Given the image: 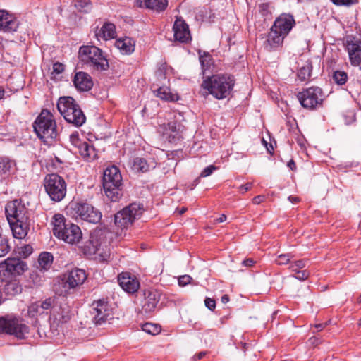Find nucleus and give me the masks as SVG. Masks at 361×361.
Here are the masks:
<instances>
[{"label":"nucleus","mask_w":361,"mask_h":361,"mask_svg":"<svg viewBox=\"0 0 361 361\" xmlns=\"http://www.w3.org/2000/svg\"><path fill=\"white\" fill-rule=\"evenodd\" d=\"M110 235L111 233L106 229L94 230L89 239L81 247L83 254L87 257L94 256L99 262L107 261L110 258Z\"/></svg>","instance_id":"f257e3e1"},{"label":"nucleus","mask_w":361,"mask_h":361,"mask_svg":"<svg viewBox=\"0 0 361 361\" xmlns=\"http://www.w3.org/2000/svg\"><path fill=\"white\" fill-rule=\"evenodd\" d=\"M51 224L54 235L68 244L75 245L82 239L80 228L74 224L66 223L65 217L61 214L53 216Z\"/></svg>","instance_id":"f03ea898"},{"label":"nucleus","mask_w":361,"mask_h":361,"mask_svg":"<svg viewBox=\"0 0 361 361\" xmlns=\"http://www.w3.org/2000/svg\"><path fill=\"white\" fill-rule=\"evenodd\" d=\"M235 85L234 78L229 75H214L204 80L202 84L204 89L217 99L228 97Z\"/></svg>","instance_id":"7ed1b4c3"},{"label":"nucleus","mask_w":361,"mask_h":361,"mask_svg":"<svg viewBox=\"0 0 361 361\" xmlns=\"http://www.w3.org/2000/svg\"><path fill=\"white\" fill-rule=\"evenodd\" d=\"M57 109L64 119L75 127L82 126L86 117L78 104L71 97H61L57 102Z\"/></svg>","instance_id":"20e7f679"},{"label":"nucleus","mask_w":361,"mask_h":361,"mask_svg":"<svg viewBox=\"0 0 361 361\" xmlns=\"http://www.w3.org/2000/svg\"><path fill=\"white\" fill-rule=\"evenodd\" d=\"M103 187L106 197L112 202L118 201L123 195L122 177L116 166H111L104 171Z\"/></svg>","instance_id":"39448f33"},{"label":"nucleus","mask_w":361,"mask_h":361,"mask_svg":"<svg viewBox=\"0 0 361 361\" xmlns=\"http://www.w3.org/2000/svg\"><path fill=\"white\" fill-rule=\"evenodd\" d=\"M33 128L37 137L44 142L54 140L58 135L54 116L47 109L42 110L37 117L33 123Z\"/></svg>","instance_id":"423d86ee"},{"label":"nucleus","mask_w":361,"mask_h":361,"mask_svg":"<svg viewBox=\"0 0 361 361\" xmlns=\"http://www.w3.org/2000/svg\"><path fill=\"white\" fill-rule=\"evenodd\" d=\"M78 58L97 71H106L109 66L102 51L95 46H82L78 51Z\"/></svg>","instance_id":"0eeeda50"},{"label":"nucleus","mask_w":361,"mask_h":361,"mask_svg":"<svg viewBox=\"0 0 361 361\" xmlns=\"http://www.w3.org/2000/svg\"><path fill=\"white\" fill-rule=\"evenodd\" d=\"M144 212L143 205L133 202L114 215V224L121 230L128 229Z\"/></svg>","instance_id":"6e6552de"},{"label":"nucleus","mask_w":361,"mask_h":361,"mask_svg":"<svg viewBox=\"0 0 361 361\" xmlns=\"http://www.w3.org/2000/svg\"><path fill=\"white\" fill-rule=\"evenodd\" d=\"M44 188L53 201L60 202L66 196V183L65 180L56 173L49 174L45 177Z\"/></svg>","instance_id":"1a4fd4ad"},{"label":"nucleus","mask_w":361,"mask_h":361,"mask_svg":"<svg viewBox=\"0 0 361 361\" xmlns=\"http://www.w3.org/2000/svg\"><path fill=\"white\" fill-rule=\"evenodd\" d=\"M70 208L73 211V216L90 223L97 224L102 218L101 212L87 202H72Z\"/></svg>","instance_id":"9d476101"},{"label":"nucleus","mask_w":361,"mask_h":361,"mask_svg":"<svg viewBox=\"0 0 361 361\" xmlns=\"http://www.w3.org/2000/svg\"><path fill=\"white\" fill-rule=\"evenodd\" d=\"M297 97L300 104L305 109H314L322 105L323 94L321 88L311 87L298 92Z\"/></svg>","instance_id":"9b49d317"},{"label":"nucleus","mask_w":361,"mask_h":361,"mask_svg":"<svg viewBox=\"0 0 361 361\" xmlns=\"http://www.w3.org/2000/svg\"><path fill=\"white\" fill-rule=\"evenodd\" d=\"M90 314L92 320L96 326H103L110 323L113 319L112 310L104 300H97L92 303Z\"/></svg>","instance_id":"f8f14e48"},{"label":"nucleus","mask_w":361,"mask_h":361,"mask_svg":"<svg viewBox=\"0 0 361 361\" xmlns=\"http://www.w3.org/2000/svg\"><path fill=\"white\" fill-rule=\"evenodd\" d=\"M28 329L27 326L18 319L0 317V333L14 335L22 339L28 334Z\"/></svg>","instance_id":"ddd939ff"},{"label":"nucleus","mask_w":361,"mask_h":361,"mask_svg":"<svg viewBox=\"0 0 361 361\" xmlns=\"http://www.w3.org/2000/svg\"><path fill=\"white\" fill-rule=\"evenodd\" d=\"M27 269L26 262L17 257H8L0 263V274L6 278L22 275Z\"/></svg>","instance_id":"4468645a"},{"label":"nucleus","mask_w":361,"mask_h":361,"mask_svg":"<svg viewBox=\"0 0 361 361\" xmlns=\"http://www.w3.org/2000/svg\"><path fill=\"white\" fill-rule=\"evenodd\" d=\"M6 216L8 222H16L20 219H28L27 209L20 200H14L8 202L5 208Z\"/></svg>","instance_id":"2eb2a0df"},{"label":"nucleus","mask_w":361,"mask_h":361,"mask_svg":"<svg viewBox=\"0 0 361 361\" xmlns=\"http://www.w3.org/2000/svg\"><path fill=\"white\" fill-rule=\"evenodd\" d=\"M70 141L78 149V153L87 161H92L97 157L94 147L88 142L80 140L78 133L71 134Z\"/></svg>","instance_id":"dca6fc26"},{"label":"nucleus","mask_w":361,"mask_h":361,"mask_svg":"<svg viewBox=\"0 0 361 361\" xmlns=\"http://www.w3.org/2000/svg\"><path fill=\"white\" fill-rule=\"evenodd\" d=\"M346 49L351 64L355 66L361 65V40L355 37H348L346 40Z\"/></svg>","instance_id":"f3484780"},{"label":"nucleus","mask_w":361,"mask_h":361,"mask_svg":"<svg viewBox=\"0 0 361 361\" xmlns=\"http://www.w3.org/2000/svg\"><path fill=\"white\" fill-rule=\"evenodd\" d=\"M19 21L16 17L7 10H0V31L13 32L17 31Z\"/></svg>","instance_id":"a211bd4d"},{"label":"nucleus","mask_w":361,"mask_h":361,"mask_svg":"<svg viewBox=\"0 0 361 361\" xmlns=\"http://www.w3.org/2000/svg\"><path fill=\"white\" fill-rule=\"evenodd\" d=\"M295 24V19L292 15L283 13L276 18L271 27L286 37Z\"/></svg>","instance_id":"6ab92c4d"},{"label":"nucleus","mask_w":361,"mask_h":361,"mask_svg":"<svg viewBox=\"0 0 361 361\" xmlns=\"http://www.w3.org/2000/svg\"><path fill=\"white\" fill-rule=\"evenodd\" d=\"M71 309L66 304L63 303L59 306H54L51 310L50 319L57 325L66 323L71 319Z\"/></svg>","instance_id":"aec40b11"},{"label":"nucleus","mask_w":361,"mask_h":361,"mask_svg":"<svg viewBox=\"0 0 361 361\" xmlns=\"http://www.w3.org/2000/svg\"><path fill=\"white\" fill-rule=\"evenodd\" d=\"M85 271L82 269L75 268L69 271L65 276V284L69 288H75L83 284L87 279Z\"/></svg>","instance_id":"412c9836"},{"label":"nucleus","mask_w":361,"mask_h":361,"mask_svg":"<svg viewBox=\"0 0 361 361\" xmlns=\"http://www.w3.org/2000/svg\"><path fill=\"white\" fill-rule=\"evenodd\" d=\"M118 281L121 287L130 293L136 292L140 287V283L136 277L128 272L120 274Z\"/></svg>","instance_id":"4be33fe9"},{"label":"nucleus","mask_w":361,"mask_h":361,"mask_svg":"<svg viewBox=\"0 0 361 361\" xmlns=\"http://www.w3.org/2000/svg\"><path fill=\"white\" fill-rule=\"evenodd\" d=\"M144 296L142 310L147 314L154 312L160 300V293L155 290H146Z\"/></svg>","instance_id":"5701e85b"},{"label":"nucleus","mask_w":361,"mask_h":361,"mask_svg":"<svg viewBox=\"0 0 361 361\" xmlns=\"http://www.w3.org/2000/svg\"><path fill=\"white\" fill-rule=\"evenodd\" d=\"M285 37L284 35L271 27L267 39L264 43V49L269 51L277 49L282 46Z\"/></svg>","instance_id":"b1692460"},{"label":"nucleus","mask_w":361,"mask_h":361,"mask_svg":"<svg viewBox=\"0 0 361 361\" xmlns=\"http://www.w3.org/2000/svg\"><path fill=\"white\" fill-rule=\"evenodd\" d=\"M173 30L176 40L180 42H186L190 39L188 25L181 18H176Z\"/></svg>","instance_id":"393cba45"},{"label":"nucleus","mask_w":361,"mask_h":361,"mask_svg":"<svg viewBox=\"0 0 361 361\" xmlns=\"http://www.w3.org/2000/svg\"><path fill=\"white\" fill-rule=\"evenodd\" d=\"M28 219H20L17 221L16 223L8 222L13 235L15 238L23 239L25 238L29 231Z\"/></svg>","instance_id":"a878e982"},{"label":"nucleus","mask_w":361,"mask_h":361,"mask_svg":"<svg viewBox=\"0 0 361 361\" xmlns=\"http://www.w3.org/2000/svg\"><path fill=\"white\" fill-rule=\"evenodd\" d=\"M73 82L75 87L80 91H88L93 86L91 77L84 72L77 73L74 77Z\"/></svg>","instance_id":"bb28decb"},{"label":"nucleus","mask_w":361,"mask_h":361,"mask_svg":"<svg viewBox=\"0 0 361 361\" xmlns=\"http://www.w3.org/2000/svg\"><path fill=\"white\" fill-rule=\"evenodd\" d=\"M17 171L16 163L8 157H0V177L6 178Z\"/></svg>","instance_id":"cd10ccee"},{"label":"nucleus","mask_w":361,"mask_h":361,"mask_svg":"<svg viewBox=\"0 0 361 361\" xmlns=\"http://www.w3.org/2000/svg\"><path fill=\"white\" fill-rule=\"evenodd\" d=\"M183 128L180 123H178L176 121L169 122L167 128H166V134L168 135L169 141L175 143L179 140L181 137Z\"/></svg>","instance_id":"c85d7f7f"},{"label":"nucleus","mask_w":361,"mask_h":361,"mask_svg":"<svg viewBox=\"0 0 361 361\" xmlns=\"http://www.w3.org/2000/svg\"><path fill=\"white\" fill-rule=\"evenodd\" d=\"M137 3L140 7H145L157 12L164 11L168 5L167 0H137Z\"/></svg>","instance_id":"c756f323"},{"label":"nucleus","mask_w":361,"mask_h":361,"mask_svg":"<svg viewBox=\"0 0 361 361\" xmlns=\"http://www.w3.org/2000/svg\"><path fill=\"white\" fill-rule=\"evenodd\" d=\"M95 35L98 39L99 38L105 40L113 39L116 37L115 25L110 23H106L96 32Z\"/></svg>","instance_id":"7c9ffc66"},{"label":"nucleus","mask_w":361,"mask_h":361,"mask_svg":"<svg viewBox=\"0 0 361 361\" xmlns=\"http://www.w3.org/2000/svg\"><path fill=\"white\" fill-rule=\"evenodd\" d=\"M115 45L122 54H128L134 51V43L128 37L118 39L116 41Z\"/></svg>","instance_id":"2f4dec72"},{"label":"nucleus","mask_w":361,"mask_h":361,"mask_svg":"<svg viewBox=\"0 0 361 361\" xmlns=\"http://www.w3.org/2000/svg\"><path fill=\"white\" fill-rule=\"evenodd\" d=\"M154 92L157 97L164 101L173 102L178 100L177 94H173L166 86L160 87L157 90H154Z\"/></svg>","instance_id":"473e14b6"},{"label":"nucleus","mask_w":361,"mask_h":361,"mask_svg":"<svg viewBox=\"0 0 361 361\" xmlns=\"http://www.w3.org/2000/svg\"><path fill=\"white\" fill-rule=\"evenodd\" d=\"M52 262L53 256L51 253L44 252L39 255L38 263L41 269L48 270L51 266Z\"/></svg>","instance_id":"72a5a7b5"},{"label":"nucleus","mask_w":361,"mask_h":361,"mask_svg":"<svg viewBox=\"0 0 361 361\" xmlns=\"http://www.w3.org/2000/svg\"><path fill=\"white\" fill-rule=\"evenodd\" d=\"M312 66L310 62L300 67L298 72V78L300 81H306L310 79L311 76Z\"/></svg>","instance_id":"f704fd0d"},{"label":"nucleus","mask_w":361,"mask_h":361,"mask_svg":"<svg viewBox=\"0 0 361 361\" xmlns=\"http://www.w3.org/2000/svg\"><path fill=\"white\" fill-rule=\"evenodd\" d=\"M149 164L146 159L137 157L134 159L133 169L137 172H146L149 169Z\"/></svg>","instance_id":"c9c22d12"},{"label":"nucleus","mask_w":361,"mask_h":361,"mask_svg":"<svg viewBox=\"0 0 361 361\" xmlns=\"http://www.w3.org/2000/svg\"><path fill=\"white\" fill-rule=\"evenodd\" d=\"M74 6L80 12L87 13L92 8L90 0H73Z\"/></svg>","instance_id":"e433bc0d"},{"label":"nucleus","mask_w":361,"mask_h":361,"mask_svg":"<svg viewBox=\"0 0 361 361\" xmlns=\"http://www.w3.org/2000/svg\"><path fill=\"white\" fill-rule=\"evenodd\" d=\"M28 314L31 317H36L38 315L44 314L42 307L39 305V302H35L29 306L27 310Z\"/></svg>","instance_id":"4c0bfd02"},{"label":"nucleus","mask_w":361,"mask_h":361,"mask_svg":"<svg viewBox=\"0 0 361 361\" xmlns=\"http://www.w3.org/2000/svg\"><path fill=\"white\" fill-rule=\"evenodd\" d=\"M334 82L340 85L345 84L348 80L347 73L344 71H335L333 75Z\"/></svg>","instance_id":"58836bf2"},{"label":"nucleus","mask_w":361,"mask_h":361,"mask_svg":"<svg viewBox=\"0 0 361 361\" xmlns=\"http://www.w3.org/2000/svg\"><path fill=\"white\" fill-rule=\"evenodd\" d=\"M5 290L7 294L16 295L20 293L21 288L16 282H10L5 286Z\"/></svg>","instance_id":"ea45409f"},{"label":"nucleus","mask_w":361,"mask_h":361,"mask_svg":"<svg viewBox=\"0 0 361 361\" xmlns=\"http://www.w3.org/2000/svg\"><path fill=\"white\" fill-rule=\"evenodd\" d=\"M200 62L202 66V73L204 74L205 71L207 70L212 64V58L209 54L201 55L200 56Z\"/></svg>","instance_id":"a19ab883"},{"label":"nucleus","mask_w":361,"mask_h":361,"mask_svg":"<svg viewBox=\"0 0 361 361\" xmlns=\"http://www.w3.org/2000/svg\"><path fill=\"white\" fill-rule=\"evenodd\" d=\"M142 329L145 332L152 335L157 334L160 331V327L159 326L151 323L145 324Z\"/></svg>","instance_id":"79ce46f5"},{"label":"nucleus","mask_w":361,"mask_h":361,"mask_svg":"<svg viewBox=\"0 0 361 361\" xmlns=\"http://www.w3.org/2000/svg\"><path fill=\"white\" fill-rule=\"evenodd\" d=\"M293 256L290 254H281L276 259V263L279 265L287 264Z\"/></svg>","instance_id":"37998d69"},{"label":"nucleus","mask_w":361,"mask_h":361,"mask_svg":"<svg viewBox=\"0 0 361 361\" xmlns=\"http://www.w3.org/2000/svg\"><path fill=\"white\" fill-rule=\"evenodd\" d=\"M32 247L30 245H25L19 248V254L23 257H27L32 252Z\"/></svg>","instance_id":"c03bdc74"},{"label":"nucleus","mask_w":361,"mask_h":361,"mask_svg":"<svg viewBox=\"0 0 361 361\" xmlns=\"http://www.w3.org/2000/svg\"><path fill=\"white\" fill-rule=\"evenodd\" d=\"M54 300L51 298L46 299L43 302H39V305L42 307V311L44 313L46 310L52 308L54 307L53 306Z\"/></svg>","instance_id":"a18cd8bd"},{"label":"nucleus","mask_w":361,"mask_h":361,"mask_svg":"<svg viewBox=\"0 0 361 361\" xmlns=\"http://www.w3.org/2000/svg\"><path fill=\"white\" fill-rule=\"evenodd\" d=\"M305 267V261L304 259H300L295 261L294 263L291 264L290 269L292 271L295 272L299 271L300 269H302Z\"/></svg>","instance_id":"49530a36"},{"label":"nucleus","mask_w":361,"mask_h":361,"mask_svg":"<svg viewBox=\"0 0 361 361\" xmlns=\"http://www.w3.org/2000/svg\"><path fill=\"white\" fill-rule=\"evenodd\" d=\"M331 1L338 6H350L352 4H356L357 0H331Z\"/></svg>","instance_id":"de8ad7c7"},{"label":"nucleus","mask_w":361,"mask_h":361,"mask_svg":"<svg viewBox=\"0 0 361 361\" xmlns=\"http://www.w3.org/2000/svg\"><path fill=\"white\" fill-rule=\"evenodd\" d=\"M309 275L310 273L307 270H299L298 271H295V278L298 280L304 281L309 277Z\"/></svg>","instance_id":"09e8293b"},{"label":"nucleus","mask_w":361,"mask_h":361,"mask_svg":"<svg viewBox=\"0 0 361 361\" xmlns=\"http://www.w3.org/2000/svg\"><path fill=\"white\" fill-rule=\"evenodd\" d=\"M216 169V167L214 165H209L207 166L201 173V177H207L210 176L214 170Z\"/></svg>","instance_id":"8fccbe9b"},{"label":"nucleus","mask_w":361,"mask_h":361,"mask_svg":"<svg viewBox=\"0 0 361 361\" xmlns=\"http://www.w3.org/2000/svg\"><path fill=\"white\" fill-rule=\"evenodd\" d=\"M192 278L189 275H183L178 278V284L185 286L190 283Z\"/></svg>","instance_id":"3c124183"},{"label":"nucleus","mask_w":361,"mask_h":361,"mask_svg":"<svg viewBox=\"0 0 361 361\" xmlns=\"http://www.w3.org/2000/svg\"><path fill=\"white\" fill-rule=\"evenodd\" d=\"M205 306L210 310H213L216 307V302L214 299L206 298L204 300Z\"/></svg>","instance_id":"603ef678"},{"label":"nucleus","mask_w":361,"mask_h":361,"mask_svg":"<svg viewBox=\"0 0 361 361\" xmlns=\"http://www.w3.org/2000/svg\"><path fill=\"white\" fill-rule=\"evenodd\" d=\"M64 71V66L61 63H55L53 64V71L57 74L61 73Z\"/></svg>","instance_id":"864d4df0"},{"label":"nucleus","mask_w":361,"mask_h":361,"mask_svg":"<svg viewBox=\"0 0 361 361\" xmlns=\"http://www.w3.org/2000/svg\"><path fill=\"white\" fill-rule=\"evenodd\" d=\"M252 188V183H247L245 185H242L240 187V190H241V192L243 193L247 192V190H250Z\"/></svg>","instance_id":"5fc2aeb1"},{"label":"nucleus","mask_w":361,"mask_h":361,"mask_svg":"<svg viewBox=\"0 0 361 361\" xmlns=\"http://www.w3.org/2000/svg\"><path fill=\"white\" fill-rule=\"evenodd\" d=\"M255 261L252 259H247L242 262L243 265L245 267H252L255 264Z\"/></svg>","instance_id":"6e6d98bb"},{"label":"nucleus","mask_w":361,"mask_h":361,"mask_svg":"<svg viewBox=\"0 0 361 361\" xmlns=\"http://www.w3.org/2000/svg\"><path fill=\"white\" fill-rule=\"evenodd\" d=\"M264 196L258 195V196L255 197L253 198L252 201H253L254 204H259L264 200Z\"/></svg>","instance_id":"4d7b16f0"},{"label":"nucleus","mask_w":361,"mask_h":361,"mask_svg":"<svg viewBox=\"0 0 361 361\" xmlns=\"http://www.w3.org/2000/svg\"><path fill=\"white\" fill-rule=\"evenodd\" d=\"M227 217L225 214H221V216L214 220V224L222 223L226 220Z\"/></svg>","instance_id":"13d9d810"},{"label":"nucleus","mask_w":361,"mask_h":361,"mask_svg":"<svg viewBox=\"0 0 361 361\" xmlns=\"http://www.w3.org/2000/svg\"><path fill=\"white\" fill-rule=\"evenodd\" d=\"M288 166L290 168L291 170H295V164L293 160L289 161L288 163Z\"/></svg>","instance_id":"bf43d9fd"},{"label":"nucleus","mask_w":361,"mask_h":361,"mask_svg":"<svg viewBox=\"0 0 361 361\" xmlns=\"http://www.w3.org/2000/svg\"><path fill=\"white\" fill-rule=\"evenodd\" d=\"M205 355L204 352H200L197 355L194 357L195 360H200Z\"/></svg>","instance_id":"052dcab7"},{"label":"nucleus","mask_w":361,"mask_h":361,"mask_svg":"<svg viewBox=\"0 0 361 361\" xmlns=\"http://www.w3.org/2000/svg\"><path fill=\"white\" fill-rule=\"evenodd\" d=\"M228 301H229V297H228V295H224L221 297V302H222V303L226 304V303H227Z\"/></svg>","instance_id":"680f3d73"},{"label":"nucleus","mask_w":361,"mask_h":361,"mask_svg":"<svg viewBox=\"0 0 361 361\" xmlns=\"http://www.w3.org/2000/svg\"><path fill=\"white\" fill-rule=\"evenodd\" d=\"M326 324H318L315 325V327L318 329V331L322 329Z\"/></svg>","instance_id":"e2e57ef3"},{"label":"nucleus","mask_w":361,"mask_h":361,"mask_svg":"<svg viewBox=\"0 0 361 361\" xmlns=\"http://www.w3.org/2000/svg\"><path fill=\"white\" fill-rule=\"evenodd\" d=\"M288 200L292 202H298L299 201L298 197L290 196Z\"/></svg>","instance_id":"0e129e2a"},{"label":"nucleus","mask_w":361,"mask_h":361,"mask_svg":"<svg viewBox=\"0 0 361 361\" xmlns=\"http://www.w3.org/2000/svg\"><path fill=\"white\" fill-rule=\"evenodd\" d=\"M4 93H5L4 89L1 86H0V100L4 98Z\"/></svg>","instance_id":"69168bd1"},{"label":"nucleus","mask_w":361,"mask_h":361,"mask_svg":"<svg viewBox=\"0 0 361 361\" xmlns=\"http://www.w3.org/2000/svg\"><path fill=\"white\" fill-rule=\"evenodd\" d=\"M310 342L313 345H317V338L315 337H312V338H310Z\"/></svg>","instance_id":"338daca9"},{"label":"nucleus","mask_w":361,"mask_h":361,"mask_svg":"<svg viewBox=\"0 0 361 361\" xmlns=\"http://www.w3.org/2000/svg\"><path fill=\"white\" fill-rule=\"evenodd\" d=\"M187 210V209L185 207H183L180 211H179V214H183V213L185 212V211Z\"/></svg>","instance_id":"774afa93"}]
</instances>
